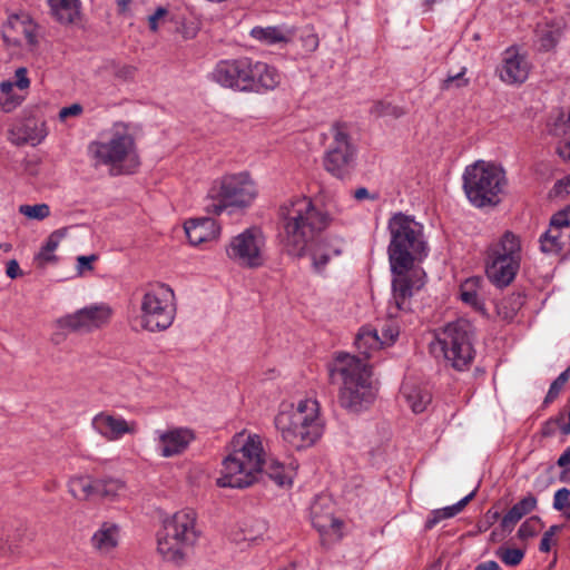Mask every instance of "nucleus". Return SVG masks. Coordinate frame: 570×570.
Instances as JSON below:
<instances>
[{"label": "nucleus", "instance_id": "1", "mask_svg": "<svg viewBox=\"0 0 570 570\" xmlns=\"http://www.w3.org/2000/svg\"><path fill=\"white\" fill-rule=\"evenodd\" d=\"M390 243L387 255L392 278L390 314L410 308V299L425 284V273L416 266L429 254L424 226L413 216L393 214L387 222Z\"/></svg>", "mask_w": 570, "mask_h": 570}, {"label": "nucleus", "instance_id": "2", "mask_svg": "<svg viewBox=\"0 0 570 570\" xmlns=\"http://www.w3.org/2000/svg\"><path fill=\"white\" fill-rule=\"evenodd\" d=\"M232 451L222 462L220 476L216 484L220 488L243 489L252 485L266 464V474L277 485L292 483L291 472L279 462L265 461L263 439L245 431L234 435Z\"/></svg>", "mask_w": 570, "mask_h": 570}, {"label": "nucleus", "instance_id": "3", "mask_svg": "<svg viewBox=\"0 0 570 570\" xmlns=\"http://www.w3.org/2000/svg\"><path fill=\"white\" fill-rule=\"evenodd\" d=\"M282 243L285 250L294 256L305 255L307 246L332 223L328 213L317 207L307 196H294L278 208Z\"/></svg>", "mask_w": 570, "mask_h": 570}, {"label": "nucleus", "instance_id": "4", "mask_svg": "<svg viewBox=\"0 0 570 570\" xmlns=\"http://www.w3.org/2000/svg\"><path fill=\"white\" fill-rule=\"evenodd\" d=\"M209 79L234 91L264 94L277 88L282 77L267 62L239 57L219 60L210 71Z\"/></svg>", "mask_w": 570, "mask_h": 570}, {"label": "nucleus", "instance_id": "5", "mask_svg": "<svg viewBox=\"0 0 570 570\" xmlns=\"http://www.w3.org/2000/svg\"><path fill=\"white\" fill-rule=\"evenodd\" d=\"M274 424L282 440L296 450L314 445L325 430L321 404L313 396L299 399L296 403L282 404Z\"/></svg>", "mask_w": 570, "mask_h": 570}, {"label": "nucleus", "instance_id": "6", "mask_svg": "<svg viewBox=\"0 0 570 570\" xmlns=\"http://www.w3.org/2000/svg\"><path fill=\"white\" fill-rule=\"evenodd\" d=\"M332 382L340 383L338 402L351 412H360L374 400L368 364L355 355L337 353L328 363Z\"/></svg>", "mask_w": 570, "mask_h": 570}, {"label": "nucleus", "instance_id": "7", "mask_svg": "<svg viewBox=\"0 0 570 570\" xmlns=\"http://www.w3.org/2000/svg\"><path fill=\"white\" fill-rule=\"evenodd\" d=\"M88 154L95 166H107L112 176L132 174L140 165L135 138L124 124H115L105 136L91 141Z\"/></svg>", "mask_w": 570, "mask_h": 570}, {"label": "nucleus", "instance_id": "8", "mask_svg": "<svg viewBox=\"0 0 570 570\" xmlns=\"http://www.w3.org/2000/svg\"><path fill=\"white\" fill-rule=\"evenodd\" d=\"M199 534L196 512L193 509L177 511L164 523V529L158 535V552L166 560L178 562L197 542Z\"/></svg>", "mask_w": 570, "mask_h": 570}, {"label": "nucleus", "instance_id": "9", "mask_svg": "<svg viewBox=\"0 0 570 570\" xmlns=\"http://www.w3.org/2000/svg\"><path fill=\"white\" fill-rule=\"evenodd\" d=\"M256 196V185L247 173L225 175L209 188L205 210L208 214L220 215L227 208H245Z\"/></svg>", "mask_w": 570, "mask_h": 570}, {"label": "nucleus", "instance_id": "10", "mask_svg": "<svg viewBox=\"0 0 570 570\" xmlns=\"http://www.w3.org/2000/svg\"><path fill=\"white\" fill-rule=\"evenodd\" d=\"M177 314L174 289L164 283L150 286L141 296L137 321L141 330L160 333L168 330Z\"/></svg>", "mask_w": 570, "mask_h": 570}, {"label": "nucleus", "instance_id": "11", "mask_svg": "<svg viewBox=\"0 0 570 570\" xmlns=\"http://www.w3.org/2000/svg\"><path fill=\"white\" fill-rule=\"evenodd\" d=\"M503 185L504 171L483 160L468 166L463 174V189L475 207L498 204Z\"/></svg>", "mask_w": 570, "mask_h": 570}, {"label": "nucleus", "instance_id": "12", "mask_svg": "<svg viewBox=\"0 0 570 570\" xmlns=\"http://www.w3.org/2000/svg\"><path fill=\"white\" fill-rule=\"evenodd\" d=\"M521 262V243L518 236L505 232L487 250L485 273L497 286H508L515 277Z\"/></svg>", "mask_w": 570, "mask_h": 570}, {"label": "nucleus", "instance_id": "13", "mask_svg": "<svg viewBox=\"0 0 570 570\" xmlns=\"http://www.w3.org/2000/svg\"><path fill=\"white\" fill-rule=\"evenodd\" d=\"M473 326L463 318L446 324L435 336L433 348L439 347L455 370L466 368L474 358Z\"/></svg>", "mask_w": 570, "mask_h": 570}, {"label": "nucleus", "instance_id": "14", "mask_svg": "<svg viewBox=\"0 0 570 570\" xmlns=\"http://www.w3.org/2000/svg\"><path fill=\"white\" fill-rule=\"evenodd\" d=\"M266 240L263 232L250 227L234 236L226 245L227 257L236 265L246 268H258L265 263Z\"/></svg>", "mask_w": 570, "mask_h": 570}, {"label": "nucleus", "instance_id": "15", "mask_svg": "<svg viewBox=\"0 0 570 570\" xmlns=\"http://www.w3.org/2000/svg\"><path fill=\"white\" fill-rule=\"evenodd\" d=\"M333 141L324 157V167L333 176L343 178L351 169L355 148L351 142L348 128L345 124L332 126Z\"/></svg>", "mask_w": 570, "mask_h": 570}, {"label": "nucleus", "instance_id": "16", "mask_svg": "<svg viewBox=\"0 0 570 570\" xmlns=\"http://www.w3.org/2000/svg\"><path fill=\"white\" fill-rule=\"evenodd\" d=\"M1 33L7 46L32 51L39 43V26L26 11L8 12Z\"/></svg>", "mask_w": 570, "mask_h": 570}, {"label": "nucleus", "instance_id": "17", "mask_svg": "<svg viewBox=\"0 0 570 570\" xmlns=\"http://www.w3.org/2000/svg\"><path fill=\"white\" fill-rule=\"evenodd\" d=\"M311 522L323 546H332L343 537V521L335 515V504L327 495H318L311 504Z\"/></svg>", "mask_w": 570, "mask_h": 570}, {"label": "nucleus", "instance_id": "18", "mask_svg": "<svg viewBox=\"0 0 570 570\" xmlns=\"http://www.w3.org/2000/svg\"><path fill=\"white\" fill-rule=\"evenodd\" d=\"M111 315L112 309L109 305L92 304L61 316L56 324L63 331L87 334L107 325Z\"/></svg>", "mask_w": 570, "mask_h": 570}, {"label": "nucleus", "instance_id": "19", "mask_svg": "<svg viewBox=\"0 0 570 570\" xmlns=\"http://www.w3.org/2000/svg\"><path fill=\"white\" fill-rule=\"evenodd\" d=\"M532 68L528 52L522 47L512 45L501 52L495 75L508 86H521L529 79Z\"/></svg>", "mask_w": 570, "mask_h": 570}, {"label": "nucleus", "instance_id": "20", "mask_svg": "<svg viewBox=\"0 0 570 570\" xmlns=\"http://www.w3.org/2000/svg\"><path fill=\"white\" fill-rule=\"evenodd\" d=\"M540 248L546 254H570V210L552 216L548 229L540 237Z\"/></svg>", "mask_w": 570, "mask_h": 570}, {"label": "nucleus", "instance_id": "21", "mask_svg": "<svg viewBox=\"0 0 570 570\" xmlns=\"http://www.w3.org/2000/svg\"><path fill=\"white\" fill-rule=\"evenodd\" d=\"M91 426L101 438L109 442L122 439L125 435H134L138 431V424L134 420H126L119 414L101 411L91 421Z\"/></svg>", "mask_w": 570, "mask_h": 570}, {"label": "nucleus", "instance_id": "22", "mask_svg": "<svg viewBox=\"0 0 570 570\" xmlns=\"http://www.w3.org/2000/svg\"><path fill=\"white\" fill-rule=\"evenodd\" d=\"M195 432L186 426L169 428L157 431V450L163 458L183 454L195 440Z\"/></svg>", "mask_w": 570, "mask_h": 570}, {"label": "nucleus", "instance_id": "23", "mask_svg": "<svg viewBox=\"0 0 570 570\" xmlns=\"http://www.w3.org/2000/svg\"><path fill=\"white\" fill-rule=\"evenodd\" d=\"M121 528L115 521H102L90 537L92 550L100 557L111 556L118 548Z\"/></svg>", "mask_w": 570, "mask_h": 570}, {"label": "nucleus", "instance_id": "24", "mask_svg": "<svg viewBox=\"0 0 570 570\" xmlns=\"http://www.w3.org/2000/svg\"><path fill=\"white\" fill-rule=\"evenodd\" d=\"M30 86L28 70L24 67L18 68L14 72V80H6L0 83V110L10 112L24 99L23 95L13 92V88L26 90Z\"/></svg>", "mask_w": 570, "mask_h": 570}, {"label": "nucleus", "instance_id": "25", "mask_svg": "<svg viewBox=\"0 0 570 570\" xmlns=\"http://www.w3.org/2000/svg\"><path fill=\"white\" fill-rule=\"evenodd\" d=\"M344 240L341 237H330L318 242L311 252L312 267L317 274H323L328 263L342 255Z\"/></svg>", "mask_w": 570, "mask_h": 570}, {"label": "nucleus", "instance_id": "26", "mask_svg": "<svg viewBox=\"0 0 570 570\" xmlns=\"http://www.w3.org/2000/svg\"><path fill=\"white\" fill-rule=\"evenodd\" d=\"M184 228L189 243L194 246L216 239L220 233L219 225L210 217L189 219Z\"/></svg>", "mask_w": 570, "mask_h": 570}, {"label": "nucleus", "instance_id": "27", "mask_svg": "<svg viewBox=\"0 0 570 570\" xmlns=\"http://www.w3.org/2000/svg\"><path fill=\"white\" fill-rule=\"evenodd\" d=\"M9 132L13 144H30L32 146L40 144L47 135L42 125L38 126L31 120L14 125Z\"/></svg>", "mask_w": 570, "mask_h": 570}, {"label": "nucleus", "instance_id": "28", "mask_svg": "<svg viewBox=\"0 0 570 570\" xmlns=\"http://www.w3.org/2000/svg\"><path fill=\"white\" fill-rule=\"evenodd\" d=\"M249 36L265 46H274L289 42L294 31L281 26L254 27Z\"/></svg>", "mask_w": 570, "mask_h": 570}, {"label": "nucleus", "instance_id": "29", "mask_svg": "<svg viewBox=\"0 0 570 570\" xmlns=\"http://www.w3.org/2000/svg\"><path fill=\"white\" fill-rule=\"evenodd\" d=\"M460 298L480 314L487 315L482 279L480 277L468 278L460 285Z\"/></svg>", "mask_w": 570, "mask_h": 570}, {"label": "nucleus", "instance_id": "30", "mask_svg": "<svg viewBox=\"0 0 570 570\" xmlns=\"http://www.w3.org/2000/svg\"><path fill=\"white\" fill-rule=\"evenodd\" d=\"M538 504L534 495L528 494L517 502L502 518L501 528L511 531L514 525L528 513L532 512Z\"/></svg>", "mask_w": 570, "mask_h": 570}, {"label": "nucleus", "instance_id": "31", "mask_svg": "<svg viewBox=\"0 0 570 570\" xmlns=\"http://www.w3.org/2000/svg\"><path fill=\"white\" fill-rule=\"evenodd\" d=\"M401 395L414 413H422L432 400L429 391L411 382L402 384Z\"/></svg>", "mask_w": 570, "mask_h": 570}, {"label": "nucleus", "instance_id": "32", "mask_svg": "<svg viewBox=\"0 0 570 570\" xmlns=\"http://www.w3.org/2000/svg\"><path fill=\"white\" fill-rule=\"evenodd\" d=\"M355 346L365 358L371 357L374 352L383 347L377 328L371 325L361 327L355 338Z\"/></svg>", "mask_w": 570, "mask_h": 570}, {"label": "nucleus", "instance_id": "33", "mask_svg": "<svg viewBox=\"0 0 570 570\" xmlns=\"http://www.w3.org/2000/svg\"><path fill=\"white\" fill-rule=\"evenodd\" d=\"M563 35V24L561 22H551L539 26L537 31L538 45L540 51H550L556 48Z\"/></svg>", "mask_w": 570, "mask_h": 570}, {"label": "nucleus", "instance_id": "34", "mask_svg": "<svg viewBox=\"0 0 570 570\" xmlns=\"http://www.w3.org/2000/svg\"><path fill=\"white\" fill-rule=\"evenodd\" d=\"M474 494L475 492L472 491L463 499H461L459 502L452 505L433 510L425 521V529L431 530L442 520L450 519L459 514L465 508V505L473 499Z\"/></svg>", "mask_w": 570, "mask_h": 570}, {"label": "nucleus", "instance_id": "35", "mask_svg": "<svg viewBox=\"0 0 570 570\" xmlns=\"http://www.w3.org/2000/svg\"><path fill=\"white\" fill-rule=\"evenodd\" d=\"M68 491L77 500H87L97 495V479L88 475L72 476L68 482Z\"/></svg>", "mask_w": 570, "mask_h": 570}, {"label": "nucleus", "instance_id": "36", "mask_svg": "<svg viewBox=\"0 0 570 570\" xmlns=\"http://www.w3.org/2000/svg\"><path fill=\"white\" fill-rule=\"evenodd\" d=\"M53 16L61 23H72L79 16V0H49Z\"/></svg>", "mask_w": 570, "mask_h": 570}, {"label": "nucleus", "instance_id": "37", "mask_svg": "<svg viewBox=\"0 0 570 570\" xmlns=\"http://www.w3.org/2000/svg\"><path fill=\"white\" fill-rule=\"evenodd\" d=\"M66 236V229H57L52 232L47 238L46 243L40 248L36 259L40 265H46L57 261L55 250L58 248L60 242Z\"/></svg>", "mask_w": 570, "mask_h": 570}, {"label": "nucleus", "instance_id": "38", "mask_svg": "<svg viewBox=\"0 0 570 570\" xmlns=\"http://www.w3.org/2000/svg\"><path fill=\"white\" fill-rule=\"evenodd\" d=\"M391 301H392V298L389 301V305H387V316L390 320L386 321L381 326L380 337H381V342H382L383 346L393 344L400 334V327H399L397 323L394 321V318H396L401 313L409 312L411 309V307L409 309H400L397 312V314L391 315L390 314ZM412 304L410 303V306Z\"/></svg>", "mask_w": 570, "mask_h": 570}, {"label": "nucleus", "instance_id": "39", "mask_svg": "<svg viewBox=\"0 0 570 570\" xmlns=\"http://www.w3.org/2000/svg\"><path fill=\"white\" fill-rule=\"evenodd\" d=\"M125 492V483L119 479H97V495L114 499Z\"/></svg>", "mask_w": 570, "mask_h": 570}, {"label": "nucleus", "instance_id": "40", "mask_svg": "<svg viewBox=\"0 0 570 570\" xmlns=\"http://www.w3.org/2000/svg\"><path fill=\"white\" fill-rule=\"evenodd\" d=\"M19 213L29 219L43 220L50 215L49 205L41 203L36 205H21Z\"/></svg>", "mask_w": 570, "mask_h": 570}, {"label": "nucleus", "instance_id": "41", "mask_svg": "<svg viewBox=\"0 0 570 570\" xmlns=\"http://www.w3.org/2000/svg\"><path fill=\"white\" fill-rule=\"evenodd\" d=\"M552 507L554 510L562 512L567 519H570V490L568 488L556 491Z\"/></svg>", "mask_w": 570, "mask_h": 570}, {"label": "nucleus", "instance_id": "42", "mask_svg": "<svg viewBox=\"0 0 570 570\" xmlns=\"http://www.w3.org/2000/svg\"><path fill=\"white\" fill-rule=\"evenodd\" d=\"M497 556L505 566L515 567L524 558V551L517 548H500Z\"/></svg>", "mask_w": 570, "mask_h": 570}, {"label": "nucleus", "instance_id": "43", "mask_svg": "<svg viewBox=\"0 0 570 570\" xmlns=\"http://www.w3.org/2000/svg\"><path fill=\"white\" fill-rule=\"evenodd\" d=\"M570 379V366L563 371L550 385V389L546 395V399H544V402L546 403H550V402H553L559 393L561 392V390L563 389V386L566 385V383L568 382V380Z\"/></svg>", "mask_w": 570, "mask_h": 570}, {"label": "nucleus", "instance_id": "44", "mask_svg": "<svg viewBox=\"0 0 570 570\" xmlns=\"http://www.w3.org/2000/svg\"><path fill=\"white\" fill-rule=\"evenodd\" d=\"M466 68L463 67L458 73L449 75L441 83L442 90H449L453 87L462 88L469 85V79L464 78Z\"/></svg>", "mask_w": 570, "mask_h": 570}, {"label": "nucleus", "instance_id": "45", "mask_svg": "<svg viewBox=\"0 0 570 570\" xmlns=\"http://www.w3.org/2000/svg\"><path fill=\"white\" fill-rule=\"evenodd\" d=\"M540 522L539 517H532L525 520L518 530V537L522 540L534 537L538 533V524Z\"/></svg>", "mask_w": 570, "mask_h": 570}, {"label": "nucleus", "instance_id": "46", "mask_svg": "<svg viewBox=\"0 0 570 570\" xmlns=\"http://www.w3.org/2000/svg\"><path fill=\"white\" fill-rule=\"evenodd\" d=\"M561 530L560 525H551L542 535L539 549L541 552H549L551 547L556 544L553 537Z\"/></svg>", "mask_w": 570, "mask_h": 570}, {"label": "nucleus", "instance_id": "47", "mask_svg": "<svg viewBox=\"0 0 570 570\" xmlns=\"http://www.w3.org/2000/svg\"><path fill=\"white\" fill-rule=\"evenodd\" d=\"M168 16V10L165 7H158L153 14L148 17L149 29L153 32H157L159 23L165 21Z\"/></svg>", "mask_w": 570, "mask_h": 570}, {"label": "nucleus", "instance_id": "48", "mask_svg": "<svg viewBox=\"0 0 570 570\" xmlns=\"http://www.w3.org/2000/svg\"><path fill=\"white\" fill-rule=\"evenodd\" d=\"M98 259L97 255H89V256H78L77 257V273L78 275H83L85 272L92 271L94 266L92 263Z\"/></svg>", "mask_w": 570, "mask_h": 570}, {"label": "nucleus", "instance_id": "49", "mask_svg": "<svg viewBox=\"0 0 570 570\" xmlns=\"http://www.w3.org/2000/svg\"><path fill=\"white\" fill-rule=\"evenodd\" d=\"M553 193L558 197L570 196V174L556 181Z\"/></svg>", "mask_w": 570, "mask_h": 570}, {"label": "nucleus", "instance_id": "50", "mask_svg": "<svg viewBox=\"0 0 570 570\" xmlns=\"http://www.w3.org/2000/svg\"><path fill=\"white\" fill-rule=\"evenodd\" d=\"M302 46L307 52H314L320 45V40L316 33H307L306 36L302 37Z\"/></svg>", "mask_w": 570, "mask_h": 570}, {"label": "nucleus", "instance_id": "51", "mask_svg": "<svg viewBox=\"0 0 570 570\" xmlns=\"http://www.w3.org/2000/svg\"><path fill=\"white\" fill-rule=\"evenodd\" d=\"M81 112H82V106L79 104H72L68 107H63L62 109H60L59 118L61 120H65L68 117H77V116L81 115Z\"/></svg>", "mask_w": 570, "mask_h": 570}, {"label": "nucleus", "instance_id": "52", "mask_svg": "<svg viewBox=\"0 0 570 570\" xmlns=\"http://www.w3.org/2000/svg\"><path fill=\"white\" fill-rule=\"evenodd\" d=\"M265 530H266L265 523L261 522L257 525V531L256 532L246 531L244 533V538L243 539L246 540V541H254L258 537H261L265 532Z\"/></svg>", "mask_w": 570, "mask_h": 570}, {"label": "nucleus", "instance_id": "53", "mask_svg": "<svg viewBox=\"0 0 570 570\" xmlns=\"http://www.w3.org/2000/svg\"><path fill=\"white\" fill-rule=\"evenodd\" d=\"M557 153L564 160H570V139L560 142Z\"/></svg>", "mask_w": 570, "mask_h": 570}, {"label": "nucleus", "instance_id": "54", "mask_svg": "<svg viewBox=\"0 0 570 570\" xmlns=\"http://www.w3.org/2000/svg\"><path fill=\"white\" fill-rule=\"evenodd\" d=\"M474 570H501V568L498 562L490 560L478 564Z\"/></svg>", "mask_w": 570, "mask_h": 570}, {"label": "nucleus", "instance_id": "55", "mask_svg": "<svg viewBox=\"0 0 570 570\" xmlns=\"http://www.w3.org/2000/svg\"><path fill=\"white\" fill-rule=\"evenodd\" d=\"M557 464L564 468L570 464V448L566 449L557 461Z\"/></svg>", "mask_w": 570, "mask_h": 570}, {"label": "nucleus", "instance_id": "56", "mask_svg": "<svg viewBox=\"0 0 570 570\" xmlns=\"http://www.w3.org/2000/svg\"><path fill=\"white\" fill-rule=\"evenodd\" d=\"M354 197L357 200H364V199L371 198L370 193L365 187L357 188L354 191ZM374 198L375 197L373 196L372 199H374Z\"/></svg>", "mask_w": 570, "mask_h": 570}, {"label": "nucleus", "instance_id": "57", "mask_svg": "<svg viewBox=\"0 0 570 570\" xmlns=\"http://www.w3.org/2000/svg\"><path fill=\"white\" fill-rule=\"evenodd\" d=\"M19 271V265L16 261H10L7 266V275L10 278H14L17 276V273Z\"/></svg>", "mask_w": 570, "mask_h": 570}, {"label": "nucleus", "instance_id": "58", "mask_svg": "<svg viewBox=\"0 0 570 570\" xmlns=\"http://www.w3.org/2000/svg\"><path fill=\"white\" fill-rule=\"evenodd\" d=\"M132 0H118V8L121 12H125Z\"/></svg>", "mask_w": 570, "mask_h": 570}, {"label": "nucleus", "instance_id": "59", "mask_svg": "<svg viewBox=\"0 0 570 570\" xmlns=\"http://www.w3.org/2000/svg\"><path fill=\"white\" fill-rule=\"evenodd\" d=\"M383 107H384L383 102L375 104L373 112L376 114L377 116L383 115L384 114Z\"/></svg>", "mask_w": 570, "mask_h": 570}, {"label": "nucleus", "instance_id": "60", "mask_svg": "<svg viewBox=\"0 0 570 570\" xmlns=\"http://www.w3.org/2000/svg\"><path fill=\"white\" fill-rule=\"evenodd\" d=\"M0 552L3 553V554L7 553V552H11V548L10 547L6 548L4 546H1L0 547Z\"/></svg>", "mask_w": 570, "mask_h": 570}, {"label": "nucleus", "instance_id": "61", "mask_svg": "<svg viewBox=\"0 0 570 570\" xmlns=\"http://www.w3.org/2000/svg\"><path fill=\"white\" fill-rule=\"evenodd\" d=\"M436 0H426V4L431 7Z\"/></svg>", "mask_w": 570, "mask_h": 570}, {"label": "nucleus", "instance_id": "62", "mask_svg": "<svg viewBox=\"0 0 570 570\" xmlns=\"http://www.w3.org/2000/svg\"><path fill=\"white\" fill-rule=\"evenodd\" d=\"M568 120H569V122H570V110H569V115H568Z\"/></svg>", "mask_w": 570, "mask_h": 570}]
</instances>
